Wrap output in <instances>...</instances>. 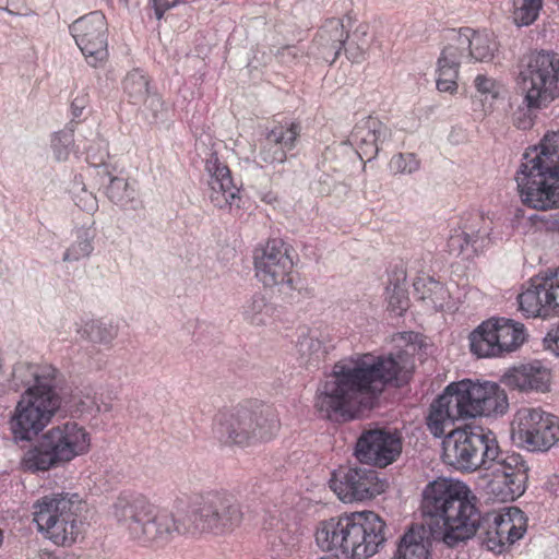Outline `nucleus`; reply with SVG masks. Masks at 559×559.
Segmentation results:
<instances>
[{"label":"nucleus","instance_id":"nucleus-56","mask_svg":"<svg viewBox=\"0 0 559 559\" xmlns=\"http://www.w3.org/2000/svg\"><path fill=\"white\" fill-rule=\"evenodd\" d=\"M545 343L549 350L556 355H559V326L548 332L547 336L545 337Z\"/></svg>","mask_w":559,"mask_h":559},{"label":"nucleus","instance_id":"nucleus-47","mask_svg":"<svg viewBox=\"0 0 559 559\" xmlns=\"http://www.w3.org/2000/svg\"><path fill=\"white\" fill-rule=\"evenodd\" d=\"M501 479H504L509 487H511V491L513 495H519L520 497L525 492L526 485L528 480V474H521L518 472L514 475L510 476V474H506L502 472Z\"/></svg>","mask_w":559,"mask_h":559},{"label":"nucleus","instance_id":"nucleus-23","mask_svg":"<svg viewBox=\"0 0 559 559\" xmlns=\"http://www.w3.org/2000/svg\"><path fill=\"white\" fill-rule=\"evenodd\" d=\"M12 382L15 390L25 386V392L34 393L52 389H66L63 374L50 365L35 366L20 362L13 368Z\"/></svg>","mask_w":559,"mask_h":559},{"label":"nucleus","instance_id":"nucleus-55","mask_svg":"<svg viewBox=\"0 0 559 559\" xmlns=\"http://www.w3.org/2000/svg\"><path fill=\"white\" fill-rule=\"evenodd\" d=\"M153 7L155 11V15L157 20H160L164 15V13L176 7L180 0H152Z\"/></svg>","mask_w":559,"mask_h":559},{"label":"nucleus","instance_id":"nucleus-7","mask_svg":"<svg viewBox=\"0 0 559 559\" xmlns=\"http://www.w3.org/2000/svg\"><path fill=\"white\" fill-rule=\"evenodd\" d=\"M280 430V419L272 406L240 405L219 412L214 419L215 438L228 445L249 447L272 440Z\"/></svg>","mask_w":559,"mask_h":559},{"label":"nucleus","instance_id":"nucleus-6","mask_svg":"<svg viewBox=\"0 0 559 559\" xmlns=\"http://www.w3.org/2000/svg\"><path fill=\"white\" fill-rule=\"evenodd\" d=\"M522 202L535 210L559 207V131L547 132L532 153H525L515 176Z\"/></svg>","mask_w":559,"mask_h":559},{"label":"nucleus","instance_id":"nucleus-35","mask_svg":"<svg viewBox=\"0 0 559 559\" xmlns=\"http://www.w3.org/2000/svg\"><path fill=\"white\" fill-rule=\"evenodd\" d=\"M96 230L93 226L80 227L75 231V240L64 251L62 261L72 263L88 258L94 251Z\"/></svg>","mask_w":559,"mask_h":559},{"label":"nucleus","instance_id":"nucleus-46","mask_svg":"<svg viewBox=\"0 0 559 559\" xmlns=\"http://www.w3.org/2000/svg\"><path fill=\"white\" fill-rule=\"evenodd\" d=\"M474 86L485 98L490 96L492 99H496L499 97L501 91V85L495 79L486 74H478L474 80Z\"/></svg>","mask_w":559,"mask_h":559},{"label":"nucleus","instance_id":"nucleus-11","mask_svg":"<svg viewBox=\"0 0 559 559\" xmlns=\"http://www.w3.org/2000/svg\"><path fill=\"white\" fill-rule=\"evenodd\" d=\"M66 389L24 392L10 418L15 440L29 441L51 420L64 400Z\"/></svg>","mask_w":559,"mask_h":559},{"label":"nucleus","instance_id":"nucleus-37","mask_svg":"<svg viewBox=\"0 0 559 559\" xmlns=\"http://www.w3.org/2000/svg\"><path fill=\"white\" fill-rule=\"evenodd\" d=\"M274 306L262 294H254L242 306L243 320L257 326L265 325L272 319Z\"/></svg>","mask_w":559,"mask_h":559},{"label":"nucleus","instance_id":"nucleus-14","mask_svg":"<svg viewBox=\"0 0 559 559\" xmlns=\"http://www.w3.org/2000/svg\"><path fill=\"white\" fill-rule=\"evenodd\" d=\"M388 483L370 467H344L332 473L330 488L343 502L372 499L385 491Z\"/></svg>","mask_w":559,"mask_h":559},{"label":"nucleus","instance_id":"nucleus-24","mask_svg":"<svg viewBox=\"0 0 559 559\" xmlns=\"http://www.w3.org/2000/svg\"><path fill=\"white\" fill-rule=\"evenodd\" d=\"M205 169L211 179L210 200L215 207L224 209L227 205L240 207L239 189L234 183L229 168L223 164L216 154H211L206 159Z\"/></svg>","mask_w":559,"mask_h":559},{"label":"nucleus","instance_id":"nucleus-17","mask_svg":"<svg viewBox=\"0 0 559 559\" xmlns=\"http://www.w3.org/2000/svg\"><path fill=\"white\" fill-rule=\"evenodd\" d=\"M69 28L90 66L97 67L107 59V22L100 11H93L75 20Z\"/></svg>","mask_w":559,"mask_h":559},{"label":"nucleus","instance_id":"nucleus-9","mask_svg":"<svg viewBox=\"0 0 559 559\" xmlns=\"http://www.w3.org/2000/svg\"><path fill=\"white\" fill-rule=\"evenodd\" d=\"M38 531L56 545L70 546L83 530V499L78 493L60 492L45 496L33 506Z\"/></svg>","mask_w":559,"mask_h":559},{"label":"nucleus","instance_id":"nucleus-52","mask_svg":"<svg viewBox=\"0 0 559 559\" xmlns=\"http://www.w3.org/2000/svg\"><path fill=\"white\" fill-rule=\"evenodd\" d=\"M90 96L85 91H79L71 103L72 115L74 118H80L83 110L87 108Z\"/></svg>","mask_w":559,"mask_h":559},{"label":"nucleus","instance_id":"nucleus-18","mask_svg":"<svg viewBox=\"0 0 559 559\" xmlns=\"http://www.w3.org/2000/svg\"><path fill=\"white\" fill-rule=\"evenodd\" d=\"M527 518L525 513L516 508H508L503 513L488 512L483 515L480 528L495 530V536L490 539L486 536L487 549L495 552H501L506 544L512 545L526 531ZM491 531H489L490 533ZM488 535V533H485Z\"/></svg>","mask_w":559,"mask_h":559},{"label":"nucleus","instance_id":"nucleus-29","mask_svg":"<svg viewBox=\"0 0 559 559\" xmlns=\"http://www.w3.org/2000/svg\"><path fill=\"white\" fill-rule=\"evenodd\" d=\"M335 346L328 331H311L301 335L297 342L298 353L306 364L317 366Z\"/></svg>","mask_w":559,"mask_h":559},{"label":"nucleus","instance_id":"nucleus-25","mask_svg":"<svg viewBox=\"0 0 559 559\" xmlns=\"http://www.w3.org/2000/svg\"><path fill=\"white\" fill-rule=\"evenodd\" d=\"M462 33L452 31L450 43L442 49L437 62V90L442 93L454 94L457 91L459 69L463 58L467 57V49L461 47Z\"/></svg>","mask_w":559,"mask_h":559},{"label":"nucleus","instance_id":"nucleus-10","mask_svg":"<svg viewBox=\"0 0 559 559\" xmlns=\"http://www.w3.org/2000/svg\"><path fill=\"white\" fill-rule=\"evenodd\" d=\"M443 462L457 471L485 469L497 454L495 433L480 426L451 429L442 442Z\"/></svg>","mask_w":559,"mask_h":559},{"label":"nucleus","instance_id":"nucleus-59","mask_svg":"<svg viewBox=\"0 0 559 559\" xmlns=\"http://www.w3.org/2000/svg\"><path fill=\"white\" fill-rule=\"evenodd\" d=\"M552 226L555 229H557L559 231V215H557L555 217V219L552 221Z\"/></svg>","mask_w":559,"mask_h":559},{"label":"nucleus","instance_id":"nucleus-54","mask_svg":"<svg viewBox=\"0 0 559 559\" xmlns=\"http://www.w3.org/2000/svg\"><path fill=\"white\" fill-rule=\"evenodd\" d=\"M0 9L5 10L10 14H25L27 7L25 0H0Z\"/></svg>","mask_w":559,"mask_h":559},{"label":"nucleus","instance_id":"nucleus-40","mask_svg":"<svg viewBox=\"0 0 559 559\" xmlns=\"http://www.w3.org/2000/svg\"><path fill=\"white\" fill-rule=\"evenodd\" d=\"M355 519L356 512L345 513L336 516V525L341 526L340 533V554L345 558L355 559L354 556V536H355Z\"/></svg>","mask_w":559,"mask_h":559},{"label":"nucleus","instance_id":"nucleus-22","mask_svg":"<svg viewBox=\"0 0 559 559\" xmlns=\"http://www.w3.org/2000/svg\"><path fill=\"white\" fill-rule=\"evenodd\" d=\"M392 131L378 118L359 120L349 134V143L361 160L370 162L378 156L381 146L391 140Z\"/></svg>","mask_w":559,"mask_h":559},{"label":"nucleus","instance_id":"nucleus-33","mask_svg":"<svg viewBox=\"0 0 559 559\" xmlns=\"http://www.w3.org/2000/svg\"><path fill=\"white\" fill-rule=\"evenodd\" d=\"M106 193L121 209L136 210L141 204L135 182H129L126 178L110 177Z\"/></svg>","mask_w":559,"mask_h":559},{"label":"nucleus","instance_id":"nucleus-51","mask_svg":"<svg viewBox=\"0 0 559 559\" xmlns=\"http://www.w3.org/2000/svg\"><path fill=\"white\" fill-rule=\"evenodd\" d=\"M304 51L294 45H287L276 51L277 59L285 64H290L302 57Z\"/></svg>","mask_w":559,"mask_h":559},{"label":"nucleus","instance_id":"nucleus-57","mask_svg":"<svg viewBox=\"0 0 559 559\" xmlns=\"http://www.w3.org/2000/svg\"><path fill=\"white\" fill-rule=\"evenodd\" d=\"M87 200L85 201L83 205V210L87 212H93L97 209V201L96 198L92 195V193L87 194Z\"/></svg>","mask_w":559,"mask_h":559},{"label":"nucleus","instance_id":"nucleus-2","mask_svg":"<svg viewBox=\"0 0 559 559\" xmlns=\"http://www.w3.org/2000/svg\"><path fill=\"white\" fill-rule=\"evenodd\" d=\"M407 355L364 354L336 362L332 373L318 389L316 407L326 418L349 413L365 396L377 395L397 380L407 368Z\"/></svg>","mask_w":559,"mask_h":559},{"label":"nucleus","instance_id":"nucleus-41","mask_svg":"<svg viewBox=\"0 0 559 559\" xmlns=\"http://www.w3.org/2000/svg\"><path fill=\"white\" fill-rule=\"evenodd\" d=\"M544 0H511L512 19L518 26L533 24L543 8Z\"/></svg>","mask_w":559,"mask_h":559},{"label":"nucleus","instance_id":"nucleus-16","mask_svg":"<svg viewBox=\"0 0 559 559\" xmlns=\"http://www.w3.org/2000/svg\"><path fill=\"white\" fill-rule=\"evenodd\" d=\"M518 301L526 317L559 316V266L555 272L532 277Z\"/></svg>","mask_w":559,"mask_h":559},{"label":"nucleus","instance_id":"nucleus-50","mask_svg":"<svg viewBox=\"0 0 559 559\" xmlns=\"http://www.w3.org/2000/svg\"><path fill=\"white\" fill-rule=\"evenodd\" d=\"M475 514L476 516L474 518L475 521H471L472 524H473V531L469 535H468V539L476 536L479 540V543L487 548V543H486V534H483V530L480 528V525L483 523V515L480 514L479 510L477 509V507L475 508ZM490 533H489V530H484V533H488V537L490 539H492V537L495 536V530H491L490 528Z\"/></svg>","mask_w":559,"mask_h":559},{"label":"nucleus","instance_id":"nucleus-30","mask_svg":"<svg viewBox=\"0 0 559 559\" xmlns=\"http://www.w3.org/2000/svg\"><path fill=\"white\" fill-rule=\"evenodd\" d=\"M461 47L467 49V57L475 61L488 62L492 60L498 45L491 35L475 32L465 27L461 29Z\"/></svg>","mask_w":559,"mask_h":559},{"label":"nucleus","instance_id":"nucleus-3","mask_svg":"<svg viewBox=\"0 0 559 559\" xmlns=\"http://www.w3.org/2000/svg\"><path fill=\"white\" fill-rule=\"evenodd\" d=\"M476 497L468 487L452 478L429 481L421 493L420 511L425 528L432 539L454 547L468 539L473 524Z\"/></svg>","mask_w":559,"mask_h":559},{"label":"nucleus","instance_id":"nucleus-15","mask_svg":"<svg viewBox=\"0 0 559 559\" xmlns=\"http://www.w3.org/2000/svg\"><path fill=\"white\" fill-rule=\"evenodd\" d=\"M402 449V437L396 430L373 428L361 432L355 455L360 463L384 468L400 457Z\"/></svg>","mask_w":559,"mask_h":559},{"label":"nucleus","instance_id":"nucleus-20","mask_svg":"<svg viewBox=\"0 0 559 559\" xmlns=\"http://www.w3.org/2000/svg\"><path fill=\"white\" fill-rule=\"evenodd\" d=\"M301 126L296 121L276 122L261 142L259 158L267 165L283 164L287 153L296 147Z\"/></svg>","mask_w":559,"mask_h":559},{"label":"nucleus","instance_id":"nucleus-45","mask_svg":"<svg viewBox=\"0 0 559 559\" xmlns=\"http://www.w3.org/2000/svg\"><path fill=\"white\" fill-rule=\"evenodd\" d=\"M390 167L394 173L413 174L420 167V162L413 153H400L391 158Z\"/></svg>","mask_w":559,"mask_h":559},{"label":"nucleus","instance_id":"nucleus-36","mask_svg":"<svg viewBox=\"0 0 559 559\" xmlns=\"http://www.w3.org/2000/svg\"><path fill=\"white\" fill-rule=\"evenodd\" d=\"M485 471L490 474H510V476L518 474H528V466L524 459L519 453H504L500 450L497 443V454L493 455L492 461L486 464Z\"/></svg>","mask_w":559,"mask_h":559},{"label":"nucleus","instance_id":"nucleus-5","mask_svg":"<svg viewBox=\"0 0 559 559\" xmlns=\"http://www.w3.org/2000/svg\"><path fill=\"white\" fill-rule=\"evenodd\" d=\"M516 86L524 108L513 114L518 129L528 130L537 112L559 98V55L550 50L533 51L518 66Z\"/></svg>","mask_w":559,"mask_h":559},{"label":"nucleus","instance_id":"nucleus-28","mask_svg":"<svg viewBox=\"0 0 559 559\" xmlns=\"http://www.w3.org/2000/svg\"><path fill=\"white\" fill-rule=\"evenodd\" d=\"M425 526L412 527L400 538L391 559H432L429 551L430 534Z\"/></svg>","mask_w":559,"mask_h":559},{"label":"nucleus","instance_id":"nucleus-49","mask_svg":"<svg viewBox=\"0 0 559 559\" xmlns=\"http://www.w3.org/2000/svg\"><path fill=\"white\" fill-rule=\"evenodd\" d=\"M366 40H357L352 39L350 41L344 45L343 51L345 52L348 60L352 62H360L366 53Z\"/></svg>","mask_w":559,"mask_h":559},{"label":"nucleus","instance_id":"nucleus-34","mask_svg":"<svg viewBox=\"0 0 559 559\" xmlns=\"http://www.w3.org/2000/svg\"><path fill=\"white\" fill-rule=\"evenodd\" d=\"M415 295L435 311L443 309L449 297L447 288L432 277H418L414 284Z\"/></svg>","mask_w":559,"mask_h":559},{"label":"nucleus","instance_id":"nucleus-21","mask_svg":"<svg viewBox=\"0 0 559 559\" xmlns=\"http://www.w3.org/2000/svg\"><path fill=\"white\" fill-rule=\"evenodd\" d=\"M479 212L464 213L459 227L453 230L448 239V248L451 254H465L466 258L476 253L488 236L489 227Z\"/></svg>","mask_w":559,"mask_h":559},{"label":"nucleus","instance_id":"nucleus-58","mask_svg":"<svg viewBox=\"0 0 559 559\" xmlns=\"http://www.w3.org/2000/svg\"><path fill=\"white\" fill-rule=\"evenodd\" d=\"M368 33V26L366 24H360L357 26L356 31L354 32V37H358L359 40H366V36Z\"/></svg>","mask_w":559,"mask_h":559},{"label":"nucleus","instance_id":"nucleus-42","mask_svg":"<svg viewBox=\"0 0 559 559\" xmlns=\"http://www.w3.org/2000/svg\"><path fill=\"white\" fill-rule=\"evenodd\" d=\"M81 335L91 343L110 345L117 336V330L112 325L102 321H91L84 325Z\"/></svg>","mask_w":559,"mask_h":559},{"label":"nucleus","instance_id":"nucleus-12","mask_svg":"<svg viewBox=\"0 0 559 559\" xmlns=\"http://www.w3.org/2000/svg\"><path fill=\"white\" fill-rule=\"evenodd\" d=\"M512 433L527 451L546 452L559 441V418L539 407H524L515 414Z\"/></svg>","mask_w":559,"mask_h":559},{"label":"nucleus","instance_id":"nucleus-43","mask_svg":"<svg viewBox=\"0 0 559 559\" xmlns=\"http://www.w3.org/2000/svg\"><path fill=\"white\" fill-rule=\"evenodd\" d=\"M74 144V135L72 131L63 130L55 134L51 140V147L57 160L68 159L72 146Z\"/></svg>","mask_w":559,"mask_h":559},{"label":"nucleus","instance_id":"nucleus-61","mask_svg":"<svg viewBox=\"0 0 559 559\" xmlns=\"http://www.w3.org/2000/svg\"><path fill=\"white\" fill-rule=\"evenodd\" d=\"M320 559H326V558H320Z\"/></svg>","mask_w":559,"mask_h":559},{"label":"nucleus","instance_id":"nucleus-8","mask_svg":"<svg viewBox=\"0 0 559 559\" xmlns=\"http://www.w3.org/2000/svg\"><path fill=\"white\" fill-rule=\"evenodd\" d=\"M90 448V436L74 421H67L47 430L23 456L26 471L39 472L58 467L84 454Z\"/></svg>","mask_w":559,"mask_h":559},{"label":"nucleus","instance_id":"nucleus-26","mask_svg":"<svg viewBox=\"0 0 559 559\" xmlns=\"http://www.w3.org/2000/svg\"><path fill=\"white\" fill-rule=\"evenodd\" d=\"M349 38V29L345 26L343 20L332 17L324 22L317 34L314 44L319 50L320 57L333 63L343 51L344 45Z\"/></svg>","mask_w":559,"mask_h":559},{"label":"nucleus","instance_id":"nucleus-31","mask_svg":"<svg viewBox=\"0 0 559 559\" xmlns=\"http://www.w3.org/2000/svg\"><path fill=\"white\" fill-rule=\"evenodd\" d=\"M492 320L495 324L493 331H496V337L500 347V356L504 353L516 350L526 341L527 334L523 323L507 318Z\"/></svg>","mask_w":559,"mask_h":559},{"label":"nucleus","instance_id":"nucleus-39","mask_svg":"<svg viewBox=\"0 0 559 559\" xmlns=\"http://www.w3.org/2000/svg\"><path fill=\"white\" fill-rule=\"evenodd\" d=\"M150 82L146 75L140 70L130 71L123 80V91L133 105H140L150 93Z\"/></svg>","mask_w":559,"mask_h":559},{"label":"nucleus","instance_id":"nucleus-13","mask_svg":"<svg viewBox=\"0 0 559 559\" xmlns=\"http://www.w3.org/2000/svg\"><path fill=\"white\" fill-rule=\"evenodd\" d=\"M293 252L292 246L281 238L269 239L264 247L255 251V273L264 286L278 285L285 294L295 289L290 275L294 267Z\"/></svg>","mask_w":559,"mask_h":559},{"label":"nucleus","instance_id":"nucleus-48","mask_svg":"<svg viewBox=\"0 0 559 559\" xmlns=\"http://www.w3.org/2000/svg\"><path fill=\"white\" fill-rule=\"evenodd\" d=\"M389 306L396 316H402L408 307V298L405 290L394 286L393 294L389 298Z\"/></svg>","mask_w":559,"mask_h":559},{"label":"nucleus","instance_id":"nucleus-44","mask_svg":"<svg viewBox=\"0 0 559 559\" xmlns=\"http://www.w3.org/2000/svg\"><path fill=\"white\" fill-rule=\"evenodd\" d=\"M491 479L487 483V491L496 500L500 502L513 501L519 498V495H513L511 487L508 486L504 479H501L500 474H490Z\"/></svg>","mask_w":559,"mask_h":559},{"label":"nucleus","instance_id":"nucleus-60","mask_svg":"<svg viewBox=\"0 0 559 559\" xmlns=\"http://www.w3.org/2000/svg\"><path fill=\"white\" fill-rule=\"evenodd\" d=\"M280 539H281V543H285L283 535L280 536Z\"/></svg>","mask_w":559,"mask_h":559},{"label":"nucleus","instance_id":"nucleus-38","mask_svg":"<svg viewBox=\"0 0 559 559\" xmlns=\"http://www.w3.org/2000/svg\"><path fill=\"white\" fill-rule=\"evenodd\" d=\"M342 527L336 525V516L320 521L317 525L314 537L318 547L322 551L340 554V533Z\"/></svg>","mask_w":559,"mask_h":559},{"label":"nucleus","instance_id":"nucleus-27","mask_svg":"<svg viewBox=\"0 0 559 559\" xmlns=\"http://www.w3.org/2000/svg\"><path fill=\"white\" fill-rule=\"evenodd\" d=\"M503 382L520 391L544 392L548 389L549 371L540 361H534L509 370Z\"/></svg>","mask_w":559,"mask_h":559},{"label":"nucleus","instance_id":"nucleus-1","mask_svg":"<svg viewBox=\"0 0 559 559\" xmlns=\"http://www.w3.org/2000/svg\"><path fill=\"white\" fill-rule=\"evenodd\" d=\"M111 515L130 538L145 545L163 546L176 534L231 532L241 523L243 513L234 496L210 492L192 509L188 515L189 525H186L168 511L159 510L145 496L122 492L111 506Z\"/></svg>","mask_w":559,"mask_h":559},{"label":"nucleus","instance_id":"nucleus-53","mask_svg":"<svg viewBox=\"0 0 559 559\" xmlns=\"http://www.w3.org/2000/svg\"><path fill=\"white\" fill-rule=\"evenodd\" d=\"M142 104L151 110L153 118L157 119L164 108V103L158 94H152L151 92L145 96Z\"/></svg>","mask_w":559,"mask_h":559},{"label":"nucleus","instance_id":"nucleus-19","mask_svg":"<svg viewBox=\"0 0 559 559\" xmlns=\"http://www.w3.org/2000/svg\"><path fill=\"white\" fill-rule=\"evenodd\" d=\"M354 556L368 559L378 554L386 542V524L373 511L356 512Z\"/></svg>","mask_w":559,"mask_h":559},{"label":"nucleus","instance_id":"nucleus-4","mask_svg":"<svg viewBox=\"0 0 559 559\" xmlns=\"http://www.w3.org/2000/svg\"><path fill=\"white\" fill-rule=\"evenodd\" d=\"M508 406L507 394L497 383L452 382L430 404L426 426L433 437L441 438L456 420L502 415Z\"/></svg>","mask_w":559,"mask_h":559},{"label":"nucleus","instance_id":"nucleus-32","mask_svg":"<svg viewBox=\"0 0 559 559\" xmlns=\"http://www.w3.org/2000/svg\"><path fill=\"white\" fill-rule=\"evenodd\" d=\"M493 329V320L490 319L483 322L469 334V348L473 354L478 357L500 356V347Z\"/></svg>","mask_w":559,"mask_h":559}]
</instances>
